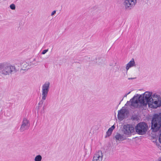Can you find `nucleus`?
Segmentation results:
<instances>
[{
    "mask_svg": "<svg viewBox=\"0 0 161 161\" xmlns=\"http://www.w3.org/2000/svg\"><path fill=\"white\" fill-rule=\"evenodd\" d=\"M148 104L149 106L151 108H156L161 106V97L156 94L152 95V93L146 92L143 95H140L137 98L134 97L129 101H128L126 105H130L131 108L139 107L142 106H146Z\"/></svg>",
    "mask_w": 161,
    "mask_h": 161,
    "instance_id": "f257e3e1",
    "label": "nucleus"
},
{
    "mask_svg": "<svg viewBox=\"0 0 161 161\" xmlns=\"http://www.w3.org/2000/svg\"><path fill=\"white\" fill-rule=\"evenodd\" d=\"M1 73L3 76L9 75L17 71L15 66L10 64H0Z\"/></svg>",
    "mask_w": 161,
    "mask_h": 161,
    "instance_id": "f03ea898",
    "label": "nucleus"
},
{
    "mask_svg": "<svg viewBox=\"0 0 161 161\" xmlns=\"http://www.w3.org/2000/svg\"><path fill=\"white\" fill-rule=\"evenodd\" d=\"M161 127V113L155 114L152 121V129L154 131L158 130Z\"/></svg>",
    "mask_w": 161,
    "mask_h": 161,
    "instance_id": "7ed1b4c3",
    "label": "nucleus"
},
{
    "mask_svg": "<svg viewBox=\"0 0 161 161\" xmlns=\"http://www.w3.org/2000/svg\"><path fill=\"white\" fill-rule=\"evenodd\" d=\"M50 86V83L48 81H46L43 84L42 86V99L41 101L39 103V104L41 103L42 104L43 101H45L47 96L48 92Z\"/></svg>",
    "mask_w": 161,
    "mask_h": 161,
    "instance_id": "20e7f679",
    "label": "nucleus"
},
{
    "mask_svg": "<svg viewBox=\"0 0 161 161\" xmlns=\"http://www.w3.org/2000/svg\"><path fill=\"white\" fill-rule=\"evenodd\" d=\"M147 128V125L144 122L139 123L135 127L136 132L141 135H144L146 133Z\"/></svg>",
    "mask_w": 161,
    "mask_h": 161,
    "instance_id": "39448f33",
    "label": "nucleus"
},
{
    "mask_svg": "<svg viewBox=\"0 0 161 161\" xmlns=\"http://www.w3.org/2000/svg\"><path fill=\"white\" fill-rule=\"evenodd\" d=\"M137 3V0H124L123 4L125 9L130 10Z\"/></svg>",
    "mask_w": 161,
    "mask_h": 161,
    "instance_id": "423d86ee",
    "label": "nucleus"
},
{
    "mask_svg": "<svg viewBox=\"0 0 161 161\" xmlns=\"http://www.w3.org/2000/svg\"><path fill=\"white\" fill-rule=\"evenodd\" d=\"M30 125L29 121L26 118H24L20 128V132H23L29 129Z\"/></svg>",
    "mask_w": 161,
    "mask_h": 161,
    "instance_id": "0eeeda50",
    "label": "nucleus"
},
{
    "mask_svg": "<svg viewBox=\"0 0 161 161\" xmlns=\"http://www.w3.org/2000/svg\"><path fill=\"white\" fill-rule=\"evenodd\" d=\"M134 131V128L130 125L127 124L123 127V131L124 134L129 135Z\"/></svg>",
    "mask_w": 161,
    "mask_h": 161,
    "instance_id": "6e6552de",
    "label": "nucleus"
},
{
    "mask_svg": "<svg viewBox=\"0 0 161 161\" xmlns=\"http://www.w3.org/2000/svg\"><path fill=\"white\" fill-rule=\"evenodd\" d=\"M127 111L126 109L123 108L121 109L118 112V119L120 121L123 120L124 118L125 115L127 114Z\"/></svg>",
    "mask_w": 161,
    "mask_h": 161,
    "instance_id": "1a4fd4ad",
    "label": "nucleus"
},
{
    "mask_svg": "<svg viewBox=\"0 0 161 161\" xmlns=\"http://www.w3.org/2000/svg\"><path fill=\"white\" fill-rule=\"evenodd\" d=\"M103 155L101 151H98L94 155L92 161H102Z\"/></svg>",
    "mask_w": 161,
    "mask_h": 161,
    "instance_id": "9d476101",
    "label": "nucleus"
},
{
    "mask_svg": "<svg viewBox=\"0 0 161 161\" xmlns=\"http://www.w3.org/2000/svg\"><path fill=\"white\" fill-rule=\"evenodd\" d=\"M114 139L117 142L118 141H121L125 139L126 137L123 134H121L119 133H117L114 137Z\"/></svg>",
    "mask_w": 161,
    "mask_h": 161,
    "instance_id": "9b49d317",
    "label": "nucleus"
},
{
    "mask_svg": "<svg viewBox=\"0 0 161 161\" xmlns=\"http://www.w3.org/2000/svg\"><path fill=\"white\" fill-rule=\"evenodd\" d=\"M135 66L136 64L133 58H132L126 65V69L127 71L130 68Z\"/></svg>",
    "mask_w": 161,
    "mask_h": 161,
    "instance_id": "f8f14e48",
    "label": "nucleus"
},
{
    "mask_svg": "<svg viewBox=\"0 0 161 161\" xmlns=\"http://www.w3.org/2000/svg\"><path fill=\"white\" fill-rule=\"evenodd\" d=\"M21 65V69L23 70H27L29 69L28 64L25 61L22 62Z\"/></svg>",
    "mask_w": 161,
    "mask_h": 161,
    "instance_id": "ddd939ff",
    "label": "nucleus"
},
{
    "mask_svg": "<svg viewBox=\"0 0 161 161\" xmlns=\"http://www.w3.org/2000/svg\"><path fill=\"white\" fill-rule=\"evenodd\" d=\"M115 126L114 125L112 126L110 128L108 131L106 132V137H108L111 135L113 130L115 128Z\"/></svg>",
    "mask_w": 161,
    "mask_h": 161,
    "instance_id": "4468645a",
    "label": "nucleus"
},
{
    "mask_svg": "<svg viewBox=\"0 0 161 161\" xmlns=\"http://www.w3.org/2000/svg\"><path fill=\"white\" fill-rule=\"evenodd\" d=\"M42 159V157L40 155H37L34 158L35 161H41Z\"/></svg>",
    "mask_w": 161,
    "mask_h": 161,
    "instance_id": "2eb2a0df",
    "label": "nucleus"
},
{
    "mask_svg": "<svg viewBox=\"0 0 161 161\" xmlns=\"http://www.w3.org/2000/svg\"><path fill=\"white\" fill-rule=\"evenodd\" d=\"M10 8L12 10H14L15 8V6L14 4H12L10 6Z\"/></svg>",
    "mask_w": 161,
    "mask_h": 161,
    "instance_id": "dca6fc26",
    "label": "nucleus"
},
{
    "mask_svg": "<svg viewBox=\"0 0 161 161\" xmlns=\"http://www.w3.org/2000/svg\"><path fill=\"white\" fill-rule=\"evenodd\" d=\"M48 51V49L43 50L42 52V54H45Z\"/></svg>",
    "mask_w": 161,
    "mask_h": 161,
    "instance_id": "f3484780",
    "label": "nucleus"
},
{
    "mask_svg": "<svg viewBox=\"0 0 161 161\" xmlns=\"http://www.w3.org/2000/svg\"><path fill=\"white\" fill-rule=\"evenodd\" d=\"M56 11L55 10H54V11H53L51 13V15L53 16V15L54 14L56 13Z\"/></svg>",
    "mask_w": 161,
    "mask_h": 161,
    "instance_id": "a211bd4d",
    "label": "nucleus"
},
{
    "mask_svg": "<svg viewBox=\"0 0 161 161\" xmlns=\"http://www.w3.org/2000/svg\"><path fill=\"white\" fill-rule=\"evenodd\" d=\"M159 140L160 142L161 143V133L160 134L159 136Z\"/></svg>",
    "mask_w": 161,
    "mask_h": 161,
    "instance_id": "6ab92c4d",
    "label": "nucleus"
},
{
    "mask_svg": "<svg viewBox=\"0 0 161 161\" xmlns=\"http://www.w3.org/2000/svg\"><path fill=\"white\" fill-rule=\"evenodd\" d=\"M134 78H128V80H131V79H133Z\"/></svg>",
    "mask_w": 161,
    "mask_h": 161,
    "instance_id": "aec40b11",
    "label": "nucleus"
},
{
    "mask_svg": "<svg viewBox=\"0 0 161 161\" xmlns=\"http://www.w3.org/2000/svg\"><path fill=\"white\" fill-rule=\"evenodd\" d=\"M127 94H125V95H124V97H126L127 96Z\"/></svg>",
    "mask_w": 161,
    "mask_h": 161,
    "instance_id": "412c9836",
    "label": "nucleus"
},
{
    "mask_svg": "<svg viewBox=\"0 0 161 161\" xmlns=\"http://www.w3.org/2000/svg\"><path fill=\"white\" fill-rule=\"evenodd\" d=\"M130 92H129L127 94V95H128L129 94H130Z\"/></svg>",
    "mask_w": 161,
    "mask_h": 161,
    "instance_id": "4be33fe9",
    "label": "nucleus"
}]
</instances>
